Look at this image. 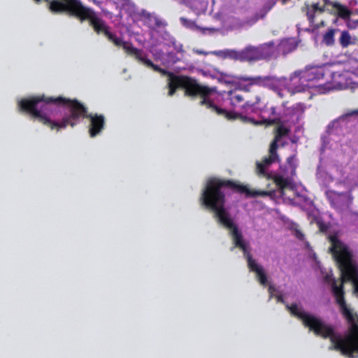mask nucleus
Here are the masks:
<instances>
[{"label": "nucleus", "instance_id": "14", "mask_svg": "<svg viewBox=\"0 0 358 358\" xmlns=\"http://www.w3.org/2000/svg\"><path fill=\"white\" fill-rule=\"evenodd\" d=\"M49 3L48 8L52 13L69 15L80 3V0H44Z\"/></svg>", "mask_w": 358, "mask_h": 358}, {"label": "nucleus", "instance_id": "34", "mask_svg": "<svg viewBox=\"0 0 358 358\" xmlns=\"http://www.w3.org/2000/svg\"><path fill=\"white\" fill-rule=\"evenodd\" d=\"M319 7L320 6L318 3H314L312 4L310 8L313 9L316 13L317 11V9H319Z\"/></svg>", "mask_w": 358, "mask_h": 358}, {"label": "nucleus", "instance_id": "5", "mask_svg": "<svg viewBox=\"0 0 358 358\" xmlns=\"http://www.w3.org/2000/svg\"><path fill=\"white\" fill-rule=\"evenodd\" d=\"M69 15L77 18L81 22L87 20L90 26L96 34L103 35L115 47L122 48L124 52L131 45V43L117 37L115 33L111 31V27L92 8L83 6L81 1Z\"/></svg>", "mask_w": 358, "mask_h": 358}, {"label": "nucleus", "instance_id": "36", "mask_svg": "<svg viewBox=\"0 0 358 358\" xmlns=\"http://www.w3.org/2000/svg\"><path fill=\"white\" fill-rule=\"evenodd\" d=\"M277 299H278V301L281 302V303H284V300H283V298H282V296H277Z\"/></svg>", "mask_w": 358, "mask_h": 358}, {"label": "nucleus", "instance_id": "6", "mask_svg": "<svg viewBox=\"0 0 358 358\" xmlns=\"http://www.w3.org/2000/svg\"><path fill=\"white\" fill-rule=\"evenodd\" d=\"M172 76L173 80L169 89V96H173L177 89L182 88L185 90V95L186 96L192 98L200 96L201 101H199V104L201 106H205L206 108L209 106L212 101L209 99V96L213 93V89L208 86L200 85L196 79L187 76Z\"/></svg>", "mask_w": 358, "mask_h": 358}, {"label": "nucleus", "instance_id": "31", "mask_svg": "<svg viewBox=\"0 0 358 358\" xmlns=\"http://www.w3.org/2000/svg\"><path fill=\"white\" fill-rule=\"evenodd\" d=\"M275 5V1H268L264 6V10L266 13H268L270 10L273 8V7Z\"/></svg>", "mask_w": 358, "mask_h": 358}, {"label": "nucleus", "instance_id": "27", "mask_svg": "<svg viewBox=\"0 0 358 358\" xmlns=\"http://www.w3.org/2000/svg\"><path fill=\"white\" fill-rule=\"evenodd\" d=\"M303 10H306V15L309 23L313 24L315 22V12L313 9L310 8L308 5H306Z\"/></svg>", "mask_w": 358, "mask_h": 358}, {"label": "nucleus", "instance_id": "3", "mask_svg": "<svg viewBox=\"0 0 358 358\" xmlns=\"http://www.w3.org/2000/svg\"><path fill=\"white\" fill-rule=\"evenodd\" d=\"M223 188H229L234 192L245 194L247 197L271 196L273 197L275 191L252 190L246 185L232 180L221 179L216 177L207 180L200 196L201 204L214 213L218 222L229 230L231 235L242 234L238 226L234 223L229 211L225 208L226 196Z\"/></svg>", "mask_w": 358, "mask_h": 358}, {"label": "nucleus", "instance_id": "7", "mask_svg": "<svg viewBox=\"0 0 358 358\" xmlns=\"http://www.w3.org/2000/svg\"><path fill=\"white\" fill-rule=\"evenodd\" d=\"M273 41L263 43L259 46L249 45L240 51L241 62H253L271 58L275 52Z\"/></svg>", "mask_w": 358, "mask_h": 358}, {"label": "nucleus", "instance_id": "33", "mask_svg": "<svg viewBox=\"0 0 358 358\" xmlns=\"http://www.w3.org/2000/svg\"><path fill=\"white\" fill-rule=\"evenodd\" d=\"M282 91L283 90L282 89V87H279V90L277 91H275L274 92H275L280 98H283L284 94H283Z\"/></svg>", "mask_w": 358, "mask_h": 358}, {"label": "nucleus", "instance_id": "2", "mask_svg": "<svg viewBox=\"0 0 358 358\" xmlns=\"http://www.w3.org/2000/svg\"><path fill=\"white\" fill-rule=\"evenodd\" d=\"M335 289L336 302L340 306L342 315L350 324L348 332L343 338L336 336L331 326L315 315L305 312L302 308H299L296 303L287 304L286 308L292 315L301 320L303 324L316 336L330 338L335 350L348 358H355L356 357L354 354H358V315L347 306L342 287Z\"/></svg>", "mask_w": 358, "mask_h": 358}, {"label": "nucleus", "instance_id": "21", "mask_svg": "<svg viewBox=\"0 0 358 358\" xmlns=\"http://www.w3.org/2000/svg\"><path fill=\"white\" fill-rule=\"evenodd\" d=\"M353 196L350 192H338L334 191L331 192V203L336 208L349 207L352 203Z\"/></svg>", "mask_w": 358, "mask_h": 358}, {"label": "nucleus", "instance_id": "37", "mask_svg": "<svg viewBox=\"0 0 358 358\" xmlns=\"http://www.w3.org/2000/svg\"><path fill=\"white\" fill-rule=\"evenodd\" d=\"M273 291H274V287L272 285H270L268 287V292L271 293V294H272Z\"/></svg>", "mask_w": 358, "mask_h": 358}, {"label": "nucleus", "instance_id": "39", "mask_svg": "<svg viewBox=\"0 0 358 358\" xmlns=\"http://www.w3.org/2000/svg\"><path fill=\"white\" fill-rule=\"evenodd\" d=\"M324 24H324V21H322V22L320 23V24H319V25H317V27H323V26H324Z\"/></svg>", "mask_w": 358, "mask_h": 358}, {"label": "nucleus", "instance_id": "18", "mask_svg": "<svg viewBox=\"0 0 358 358\" xmlns=\"http://www.w3.org/2000/svg\"><path fill=\"white\" fill-rule=\"evenodd\" d=\"M324 3L327 6L331 7V9L329 10V13L331 15L337 16L342 20H348L352 15V11L347 6L338 1L324 0Z\"/></svg>", "mask_w": 358, "mask_h": 358}, {"label": "nucleus", "instance_id": "24", "mask_svg": "<svg viewBox=\"0 0 358 358\" xmlns=\"http://www.w3.org/2000/svg\"><path fill=\"white\" fill-rule=\"evenodd\" d=\"M339 31L338 29L330 28L323 35L322 43L328 47L334 46L335 44V35Z\"/></svg>", "mask_w": 358, "mask_h": 358}, {"label": "nucleus", "instance_id": "35", "mask_svg": "<svg viewBox=\"0 0 358 358\" xmlns=\"http://www.w3.org/2000/svg\"><path fill=\"white\" fill-rule=\"evenodd\" d=\"M296 236L297 238H299V239H302L303 238V234L299 232V231H296Z\"/></svg>", "mask_w": 358, "mask_h": 358}, {"label": "nucleus", "instance_id": "4", "mask_svg": "<svg viewBox=\"0 0 358 358\" xmlns=\"http://www.w3.org/2000/svg\"><path fill=\"white\" fill-rule=\"evenodd\" d=\"M331 247L329 248L333 257L341 271V284L337 285L334 280L331 284L332 291L336 296L335 288L342 287L343 294V284L351 282L353 285L354 292L358 294V265L353 258V254L347 245L343 243L336 235L329 236Z\"/></svg>", "mask_w": 358, "mask_h": 358}, {"label": "nucleus", "instance_id": "25", "mask_svg": "<svg viewBox=\"0 0 358 358\" xmlns=\"http://www.w3.org/2000/svg\"><path fill=\"white\" fill-rule=\"evenodd\" d=\"M215 55L221 57L222 58H229L234 60L241 61V53L240 51H237L235 50H224L220 51H215L213 52Z\"/></svg>", "mask_w": 358, "mask_h": 358}, {"label": "nucleus", "instance_id": "30", "mask_svg": "<svg viewBox=\"0 0 358 358\" xmlns=\"http://www.w3.org/2000/svg\"><path fill=\"white\" fill-rule=\"evenodd\" d=\"M354 115H358V109L351 110L347 112L346 113L343 114L342 115H341L338 117V120H344L346 118H348V117H352Z\"/></svg>", "mask_w": 358, "mask_h": 358}, {"label": "nucleus", "instance_id": "8", "mask_svg": "<svg viewBox=\"0 0 358 358\" xmlns=\"http://www.w3.org/2000/svg\"><path fill=\"white\" fill-rule=\"evenodd\" d=\"M233 239L235 247L240 248L243 252L244 257L247 259L248 266L250 271L256 273L257 280L259 283L262 285H266L268 282L266 274L265 273L264 268L258 265L255 260L252 259V255L248 250L247 245L243 241V234L231 235Z\"/></svg>", "mask_w": 358, "mask_h": 358}, {"label": "nucleus", "instance_id": "32", "mask_svg": "<svg viewBox=\"0 0 358 358\" xmlns=\"http://www.w3.org/2000/svg\"><path fill=\"white\" fill-rule=\"evenodd\" d=\"M317 224L321 232H326L329 229V227L323 222L318 221Z\"/></svg>", "mask_w": 358, "mask_h": 358}, {"label": "nucleus", "instance_id": "20", "mask_svg": "<svg viewBox=\"0 0 358 358\" xmlns=\"http://www.w3.org/2000/svg\"><path fill=\"white\" fill-rule=\"evenodd\" d=\"M244 89L240 87L238 89L231 90L228 92V99L230 101V104L234 108H238L243 112V105L245 99L247 96H244Z\"/></svg>", "mask_w": 358, "mask_h": 358}, {"label": "nucleus", "instance_id": "22", "mask_svg": "<svg viewBox=\"0 0 358 358\" xmlns=\"http://www.w3.org/2000/svg\"><path fill=\"white\" fill-rule=\"evenodd\" d=\"M290 133V129L285 127L282 122L278 124V127L274 129V138L271 143L273 149H278V143L282 137L287 136Z\"/></svg>", "mask_w": 358, "mask_h": 358}, {"label": "nucleus", "instance_id": "16", "mask_svg": "<svg viewBox=\"0 0 358 358\" xmlns=\"http://www.w3.org/2000/svg\"><path fill=\"white\" fill-rule=\"evenodd\" d=\"M268 152L269 155L268 157H265L262 159V162H257V172L259 176L266 177L268 179H272L273 176L266 173V169L273 163L278 162L279 157L277 153V149H273L271 145H270Z\"/></svg>", "mask_w": 358, "mask_h": 358}, {"label": "nucleus", "instance_id": "9", "mask_svg": "<svg viewBox=\"0 0 358 358\" xmlns=\"http://www.w3.org/2000/svg\"><path fill=\"white\" fill-rule=\"evenodd\" d=\"M313 78L308 70L296 71L290 75L289 80L287 79L285 89L292 96L306 92L310 94V86L305 82L310 81Z\"/></svg>", "mask_w": 358, "mask_h": 358}, {"label": "nucleus", "instance_id": "15", "mask_svg": "<svg viewBox=\"0 0 358 358\" xmlns=\"http://www.w3.org/2000/svg\"><path fill=\"white\" fill-rule=\"evenodd\" d=\"M139 20L143 22L144 25L151 29H162L167 26L165 20L160 18L155 13L148 12L145 9L141 10V17Z\"/></svg>", "mask_w": 358, "mask_h": 358}, {"label": "nucleus", "instance_id": "11", "mask_svg": "<svg viewBox=\"0 0 358 358\" xmlns=\"http://www.w3.org/2000/svg\"><path fill=\"white\" fill-rule=\"evenodd\" d=\"M242 81L252 82V84H255L258 86H262L266 87L273 92L279 90V87L286 86L287 78H276L274 76H242L241 78Z\"/></svg>", "mask_w": 358, "mask_h": 358}, {"label": "nucleus", "instance_id": "13", "mask_svg": "<svg viewBox=\"0 0 358 358\" xmlns=\"http://www.w3.org/2000/svg\"><path fill=\"white\" fill-rule=\"evenodd\" d=\"M252 82H249L248 85H243V89H244V96H247L245 99L243 105V112L250 113L254 112L257 108V105L260 102L262 99V94L260 92L257 91Z\"/></svg>", "mask_w": 358, "mask_h": 358}, {"label": "nucleus", "instance_id": "28", "mask_svg": "<svg viewBox=\"0 0 358 358\" xmlns=\"http://www.w3.org/2000/svg\"><path fill=\"white\" fill-rule=\"evenodd\" d=\"M180 20L183 26L189 28V29H201L199 27H198L194 21L190 20L189 19H187L184 17H182L180 18Z\"/></svg>", "mask_w": 358, "mask_h": 358}, {"label": "nucleus", "instance_id": "38", "mask_svg": "<svg viewBox=\"0 0 358 358\" xmlns=\"http://www.w3.org/2000/svg\"><path fill=\"white\" fill-rule=\"evenodd\" d=\"M317 11H319L320 13H322L324 11V8L320 6L319 9H317Z\"/></svg>", "mask_w": 358, "mask_h": 358}, {"label": "nucleus", "instance_id": "26", "mask_svg": "<svg viewBox=\"0 0 358 358\" xmlns=\"http://www.w3.org/2000/svg\"><path fill=\"white\" fill-rule=\"evenodd\" d=\"M339 43L343 48H348L350 45L354 44L352 38L348 31L344 30L341 31L338 39Z\"/></svg>", "mask_w": 358, "mask_h": 358}, {"label": "nucleus", "instance_id": "19", "mask_svg": "<svg viewBox=\"0 0 358 358\" xmlns=\"http://www.w3.org/2000/svg\"><path fill=\"white\" fill-rule=\"evenodd\" d=\"M261 113L265 115H267L268 117L262 118L260 122H255V124H265L267 126H271L281 123V117L277 113L275 106H271L268 108H267L266 106L265 108L261 110Z\"/></svg>", "mask_w": 358, "mask_h": 358}, {"label": "nucleus", "instance_id": "10", "mask_svg": "<svg viewBox=\"0 0 358 358\" xmlns=\"http://www.w3.org/2000/svg\"><path fill=\"white\" fill-rule=\"evenodd\" d=\"M125 53L129 56L133 57L138 62L143 64L146 67L152 69L155 72L161 73L164 76H168V87L169 88L172 84L173 77L172 75H175L173 73L170 72L166 69H163L159 66L155 64L150 59L146 57V55L143 50L135 48L131 45L127 48Z\"/></svg>", "mask_w": 358, "mask_h": 358}, {"label": "nucleus", "instance_id": "40", "mask_svg": "<svg viewBox=\"0 0 358 358\" xmlns=\"http://www.w3.org/2000/svg\"><path fill=\"white\" fill-rule=\"evenodd\" d=\"M36 3H39L41 0H34Z\"/></svg>", "mask_w": 358, "mask_h": 358}, {"label": "nucleus", "instance_id": "23", "mask_svg": "<svg viewBox=\"0 0 358 358\" xmlns=\"http://www.w3.org/2000/svg\"><path fill=\"white\" fill-rule=\"evenodd\" d=\"M122 9L132 18L139 20L141 17V10H139L135 3L131 0L122 6Z\"/></svg>", "mask_w": 358, "mask_h": 358}, {"label": "nucleus", "instance_id": "1", "mask_svg": "<svg viewBox=\"0 0 358 358\" xmlns=\"http://www.w3.org/2000/svg\"><path fill=\"white\" fill-rule=\"evenodd\" d=\"M21 110L30 114L31 117L52 130L74 127L81 120H90V136L95 137L105 126L103 115L88 114L87 108L77 99L62 96H48L45 94L23 99L19 102Z\"/></svg>", "mask_w": 358, "mask_h": 358}, {"label": "nucleus", "instance_id": "17", "mask_svg": "<svg viewBox=\"0 0 358 358\" xmlns=\"http://www.w3.org/2000/svg\"><path fill=\"white\" fill-rule=\"evenodd\" d=\"M207 108L210 109L212 112L215 113L217 115L224 117L228 120H235L240 119L243 122H253V120L243 115V113H237L233 110H227L222 108L215 105L213 101L209 104Z\"/></svg>", "mask_w": 358, "mask_h": 358}, {"label": "nucleus", "instance_id": "12", "mask_svg": "<svg viewBox=\"0 0 358 358\" xmlns=\"http://www.w3.org/2000/svg\"><path fill=\"white\" fill-rule=\"evenodd\" d=\"M296 157L295 155L289 156L287 159V163L290 167V176L284 177L282 176L275 174L273 176L272 180L276 186L282 192L285 189L293 187L292 177L296 175L297 164L296 162Z\"/></svg>", "mask_w": 358, "mask_h": 358}, {"label": "nucleus", "instance_id": "29", "mask_svg": "<svg viewBox=\"0 0 358 358\" xmlns=\"http://www.w3.org/2000/svg\"><path fill=\"white\" fill-rule=\"evenodd\" d=\"M305 105L301 103H297L292 106V112L293 114H301L305 110Z\"/></svg>", "mask_w": 358, "mask_h": 358}]
</instances>
